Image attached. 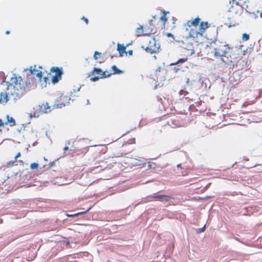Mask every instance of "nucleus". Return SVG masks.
<instances>
[{
  "label": "nucleus",
  "instance_id": "f257e3e1",
  "mask_svg": "<svg viewBox=\"0 0 262 262\" xmlns=\"http://www.w3.org/2000/svg\"><path fill=\"white\" fill-rule=\"evenodd\" d=\"M29 71V73L27 75L26 80H24L21 77L14 75L11 78V82L14 83V88L17 89V95H23L26 91H29L32 88L36 87L37 80L35 78L36 76L38 78V81L41 82L42 79V72L37 69V66H30L29 69H25L24 71Z\"/></svg>",
  "mask_w": 262,
  "mask_h": 262
},
{
  "label": "nucleus",
  "instance_id": "f03ea898",
  "mask_svg": "<svg viewBox=\"0 0 262 262\" xmlns=\"http://www.w3.org/2000/svg\"><path fill=\"white\" fill-rule=\"evenodd\" d=\"M200 18L196 17L193 20H188L186 25L188 28L186 30L189 31V37L197 39L202 37L205 30L209 27L208 22L202 21Z\"/></svg>",
  "mask_w": 262,
  "mask_h": 262
},
{
  "label": "nucleus",
  "instance_id": "7ed1b4c3",
  "mask_svg": "<svg viewBox=\"0 0 262 262\" xmlns=\"http://www.w3.org/2000/svg\"><path fill=\"white\" fill-rule=\"evenodd\" d=\"M206 49L207 50V55L212 54L214 57L221 58L224 62L225 61L223 57L227 56L231 49L226 42L220 41L211 42L209 45L206 46Z\"/></svg>",
  "mask_w": 262,
  "mask_h": 262
},
{
  "label": "nucleus",
  "instance_id": "20e7f679",
  "mask_svg": "<svg viewBox=\"0 0 262 262\" xmlns=\"http://www.w3.org/2000/svg\"><path fill=\"white\" fill-rule=\"evenodd\" d=\"M14 83L11 82V84L8 86L7 90L5 92L0 93V103H6L8 101V97L10 95L16 96L19 97L21 95H17L16 93L17 89L14 88Z\"/></svg>",
  "mask_w": 262,
  "mask_h": 262
},
{
  "label": "nucleus",
  "instance_id": "39448f33",
  "mask_svg": "<svg viewBox=\"0 0 262 262\" xmlns=\"http://www.w3.org/2000/svg\"><path fill=\"white\" fill-rule=\"evenodd\" d=\"M147 41L149 43L148 46L144 47L143 46L142 47L145 51L149 54L158 53L160 51V46L159 43H156L155 38H151L148 39Z\"/></svg>",
  "mask_w": 262,
  "mask_h": 262
},
{
  "label": "nucleus",
  "instance_id": "423d86ee",
  "mask_svg": "<svg viewBox=\"0 0 262 262\" xmlns=\"http://www.w3.org/2000/svg\"><path fill=\"white\" fill-rule=\"evenodd\" d=\"M35 110L34 113L30 114L31 117H38L40 114L48 113L51 111V106L47 102H43L41 105H38L36 107L33 108Z\"/></svg>",
  "mask_w": 262,
  "mask_h": 262
},
{
  "label": "nucleus",
  "instance_id": "0eeeda50",
  "mask_svg": "<svg viewBox=\"0 0 262 262\" xmlns=\"http://www.w3.org/2000/svg\"><path fill=\"white\" fill-rule=\"evenodd\" d=\"M51 71L55 73V75L52 77V83H56L61 80L63 74L62 68L53 67L51 69Z\"/></svg>",
  "mask_w": 262,
  "mask_h": 262
},
{
  "label": "nucleus",
  "instance_id": "6e6552de",
  "mask_svg": "<svg viewBox=\"0 0 262 262\" xmlns=\"http://www.w3.org/2000/svg\"><path fill=\"white\" fill-rule=\"evenodd\" d=\"M70 98L64 95H61L57 100V103H56L54 107L56 108H61L62 106H65L67 103H69Z\"/></svg>",
  "mask_w": 262,
  "mask_h": 262
},
{
  "label": "nucleus",
  "instance_id": "1a4fd4ad",
  "mask_svg": "<svg viewBox=\"0 0 262 262\" xmlns=\"http://www.w3.org/2000/svg\"><path fill=\"white\" fill-rule=\"evenodd\" d=\"M170 199V196L167 195H157L152 196L153 201H159L161 202H167Z\"/></svg>",
  "mask_w": 262,
  "mask_h": 262
},
{
  "label": "nucleus",
  "instance_id": "9d476101",
  "mask_svg": "<svg viewBox=\"0 0 262 262\" xmlns=\"http://www.w3.org/2000/svg\"><path fill=\"white\" fill-rule=\"evenodd\" d=\"M112 74H113L110 73L108 71H105L104 72H102V76H93L91 78V80L92 81H96L98 80L100 78L108 77L111 76Z\"/></svg>",
  "mask_w": 262,
  "mask_h": 262
},
{
  "label": "nucleus",
  "instance_id": "9b49d317",
  "mask_svg": "<svg viewBox=\"0 0 262 262\" xmlns=\"http://www.w3.org/2000/svg\"><path fill=\"white\" fill-rule=\"evenodd\" d=\"M4 125H9L10 126H13L15 125V121L12 117H10L9 115H7V121L4 122Z\"/></svg>",
  "mask_w": 262,
  "mask_h": 262
},
{
  "label": "nucleus",
  "instance_id": "f8f14e48",
  "mask_svg": "<svg viewBox=\"0 0 262 262\" xmlns=\"http://www.w3.org/2000/svg\"><path fill=\"white\" fill-rule=\"evenodd\" d=\"M162 13H163V15H162V16H161L160 19L162 21V24H161L162 28H165V24L167 21V18L166 17V15L167 13H169V12H167L166 11H163L162 12Z\"/></svg>",
  "mask_w": 262,
  "mask_h": 262
},
{
  "label": "nucleus",
  "instance_id": "ddd939ff",
  "mask_svg": "<svg viewBox=\"0 0 262 262\" xmlns=\"http://www.w3.org/2000/svg\"><path fill=\"white\" fill-rule=\"evenodd\" d=\"M94 58L95 60H98L99 63L103 62L104 60V58L102 57V54L100 52L98 51H95L94 55Z\"/></svg>",
  "mask_w": 262,
  "mask_h": 262
},
{
  "label": "nucleus",
  "instance_id": "4468645a",
  "mask_svg": "<svg viewBox=\"0 0 262 262\" xmlns=\"http://www.w3.org/2000/svg\"><path fill=\"white\" fill-rule=\"evenodd\" d=\"M117 50L118 51L120 56H122L123 53H125L126 54V53L125 52L126 47L124 46L123 45H121L118 43L117 44Z\"/></svg>",
  "mask_w": 262,
  "mask_h": 262
},
{
  "label": "nucleus",
  "instance_id": "2eb2a0df",
  "mask_svg": "<svg viewBox=\"0 0 262 262\" xmlns=\"http://www.w3.org/2000/svg\"><path fill=\"white\" fill-rule=\"evenodd\" d=\"M102 71L100 69L94 68L91 73V74L94 76H102Z\"/></svg>",
  "mask_w": 262,
  "mask_h": 262
},
{
  "label": "nucleus",
  "instance_id": "dca6fc26",
  "mask_svg": "<svg viewBox=\"0 0 262 262\" xmlns=\"http://www.w3.org/2000/svg\"><path fill=\"white\" fill-rule=\"evenodd\" d=\"M136 33L137 37L145 34V33H144L143 27L142 26H140L136 29Z\"/></svg>",
  "mask_w": 262,
  "mask_h": 262
},
{
  "label": "nucleus",
  "instance_id": "f3484780",
  "mask_svg": "<svg viewBox=\"0 0 262 262\" xmlns=\"http://www.w3.org/2000/svg\"><path fill=\"white\" fill-rule=\"evenodd\" d=\"M188 60V58L187 57L184 58H182L179 59L177 62L174 63H171L170 65H177L179 63H184Z\"/></svg>",
  "mask_w": 262,
  "mask_h": 262
},
{
  "label": "nucleus",
  "instance_id": "a211bd4d",
  "mask_svg": "<svg viewBox=\"0 0 262 262\" xmlns=\"http://www.w3.org/2000/svg\"><path fill=\"white\" fill-rule=\"evenodd\" d=\"M112 69L113 71V74H120L122 73V71L119 70L116 66H113L112 67Z\"/></svg>",
  "mask_w": 262,
  "mask_h": 262
},
{
  "label": "nucleus",
  "instance_id": "6ab92c4d",
  "mask_svg": "<svg viewBox=\"0 0 262 262\" xmlns=\"http://www.w3.org/2000/svg\"><path fill=\"white\" fill-rule=\"evenodd\" d=\"M168 124L170 125H173V127H179L180 124L178 122L173 123V120H170L168 122Z\"/></svg>",
  "mask_w": 262,
  "mask_h": 262
},
{
  "label": "nucleus",
  "instance_id": "aec40b11",
  "mask_svg": "<svg viewBox=\"0 0 262 262\" xmlns=\"http://www.w3.org/2000/svg\"><path fill=\"white\" fill-rule=\"evenodd\" d=\"M242 39L243 41H247L249 39V35L247 33H244L242 35Z\"/></svg>",
  "mask_w": 262,
  "mask_h": 262
},
{
  "label": "nucleus",
  "instance_id": "412c9836",
  "mask_svg": "<svg viewBox=\"0 0 262 262\" xmlns=\"http://www.w3.org/2000/svg\"><path fill=\"white\" fill-rule=\"evenodd\" d=\"M30 167L32 169H37L38 167V164L36 163H33L31 164Z\"/></svg>",
  "mask_w": 262,
  "mask_h": 262
},
{
  "label": "nucleus",
  "instance_id": "4be33fe9",
  "mask_svg": "<svg viewBox=\"0 0 262 262\" xmlns=\"http://www.w3.org/2000/svg\"><path fill=\"white\" fill-rule=\"evenodd\" d=\"M88 211H89V210H88L86 211L79 212V213H76V214H68V216H69V217H74V216H76L77 215H78L84 213L88 212Z\"/></svg>",
  "mask_w": 262,
  "mask_h": 262
},
{
  "label": "nucleus",
  "instance_id": "5701e85b",
  "mask_svg": "<svg viewBox=\"0 0 262 262\" xmlns=\"http://www.w3.org/2000/svg\"><path fill=\"white\" fill-rule=\"evenodd\" d=\"M156 16H153L152 18L150 20V24L154 25V22L156 20Z\"/></svg>",
  "mask_w": 262,
  "mask_h": 262
},
{
  "label": "nucleus",
  "instance_id": "b1692460",
  "mask_svg": "<svg viewBox=\"0 0 262 262\" xmlns=\"http://www.w3.org/2000/svg\"><path fill=\"white\" fill-rule=\"evenodd\" d=\"M166 36L168 37H171L173 39H174L173 35L170 33H167L166 34Z\"/></svg>",
  "mask_w": 262,
  "mask_h": 262
},
{
  "label": "nucleus",
  "instance_id": "393cba45",
  "mask_svg": "<svg viewBox=\"0 0 262 262\" xmlns=\"http://www.w3.org/2000/svg\"><path fill=\"white\" fill-rule=\"evenodd\" d=\"M4 126V122L1 120L0 119V131H1V128L2 127H3Z\"/></svg>",
  "mask_w": 262,
  "mask_h": 262
},
{
  "label": "nucleus",
  "instance_id": "a878e982",
  "mask_svg": "<svg viewBox=\"0 0 262 262\" xmlns=\"http://www.w3.org/2000/svg\"><path fill=\"white\" fill-rule=\"evenodd\" d=\"M205 230V226H204L203 228L199 229V231H198V233H201L202 232H204Z\"/></svg>",
  "mask_w": 262,
  "mask_h": 262
},
{
  "label": "nucleus",
  "instance_id": "bb28decb",
  "mask_svg": "<svg viewBox=\"0 0 262 262\" xmlns=\"http://www.w3.org/2000/svg\"><path fill=\"white\" fill-rule=\"evenodd\" d=\"M81 19H82V20H83L85 21V24H88V23H89V20H88V19L86 18H85V17L83 16V17L81 18Z\"/></svg>",
  "mask_w": 262,
  "mask_h": 262
},
{
  "label": "nucleus",
  "instance_id": "cd10ccee",
  "mask_svg": "<svg viewBox=\"0 0 262 262\" xmlns=\"http://www.w3.org/2000/svg\"><path fill=\"white\" fill-rule=\"evenodd\" d=\"M180 70V68L174 67L173 69V70L176 73L178 72Z\"/></svg>",
  "mask_w": 262,
  "mask_h": 262
},
{
  "label": "nucleus",
  "instance_id": "c85d7f7f",
  "mask_svg": "<svg viewBox=\"0 0 262 262\" xmlns=\"http://www.w3.org/2000/svg\"><path fill=\"white\" fill-rule=\"evenodd\" d=\"M20 156H21L20 152H18L15 157V160H16L17 158H18L19 157H20Z\"/></svg>",
  "mask_w": 262,
  "mask_h": 262
},
{
  "label": "nucleus",
  "instance_id": "c756f323",
  "mask_svg": "<svg viewBox=\"0 0 262 262\" xmlns=\"http://www.w3.org/2000/svg\"><path fill=\"white\" fill-rule=\"evenodd\" d=\"M43 79H44L45 82L46 83V84H45V85H46V83L49 80V78L48 77H43Z\"/></svg>",
  "mask_w": 262,
  "mask_h": 262
},
{
  "label": "nucleus",
  "instance_id": "7c9ffc66",
  "mask_svg": "<svg viewBox=\"0 0 262 262\" xmlns=\"http://www.w3.org/2000/svg\"><path fill=\"white\" fill-rule=\"evenodd\" d=\"M64 150H67L69 149L68 146H66L63 148Z\"/></svg>",
  "mask_w": 262,
  "mask_h": 262
},
{
  "label": "nucleus",
  "instance_id": "2f4dec72",
  "mask_svg": "<svg viewBox=\"0 0 262 262\" xmlns=\"http://www.w3.org/2000/svg\"><path fill=\"white\" fill-rule=\"evenodd\" d=\"M10 31H6V34H10Z\"/></svg>",
  "mask_w": 262,
  "mask_h": 262
},
{
  "label": "nucleus",
  "instance_id": "473e14b6",
  "mask_svg": "<svg viewBox=\"0 0 262 262\" xmlns=\"http://www.w3.org/2000/svg\"><path fill=\"white\" fill-rule=\"evenodd\" d=\"M129 54L130 55H132V54H133V51H132V50L129 51Z\"/></svg>",
  "mask_w": 262,
  "mask_h": 262
},
{
  "label": "nucleus",
  "instance_id": "72a5a7b5",
  "mask_svg": "<svg viewBox=\"0 0 262 262\" xmlns=\"http://www.w3.org/2000/svg\"><path fill=\"white\" fill-rule=\"evenodd\" d=\"M38 68H39V69H42V67H40V66L38 67Z\"/></svg>",
  "mask_w": 262,
  "mask_h": 262
},
{
  "label": "nucleus",
  "instance_id": "f704fd0d",
  "mask_svg": "<svg viewBox=\"0 0 262 262\" xmlns=\"http://www.w3.org/2000/svg\"><path fill=\"white\" fill-rule=\"evenodd\" d=\"M154 57L155 59H156V58H156V56H154Z\"/></svg>",
  "mask_w": 262,
  "mask_h": 262
},
{
  "label": "nucleus",
  "instance_id": "c9c22d12",
  "mask_svg": "<svg viewBox=\"0 0 262 262\" xmlns=\"http://www.w3.org/2000/svg\"><path fill=\"white\" fill-rule=\"evenodd\" d=\"M177 166L179 167V166H180V165L179 164V165H177Z\"/></svg>",
  "mask_w": 262,
  "mask_h": 262
},
{
  "label": "nucleus",
  "instance_id": "e433bc0d",
  "mask_svg": "<svg viewBox=\"0 0 262 262\" xmlns=\"http://www.w3.org/2000/svg\"><path fill=\"white\" fill-rule=\"evenodd\" d=\"M235 1V0H233V3L234 2V1Z\"/></svg>",
  "mask_w": 262,
  "mask_h": 262
}]
</instances>
